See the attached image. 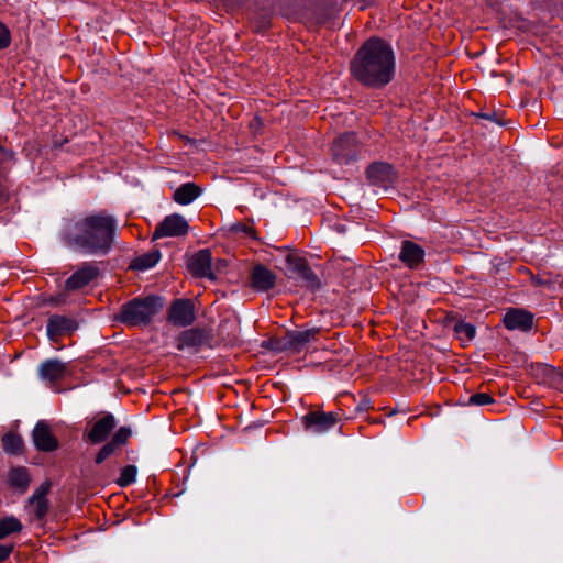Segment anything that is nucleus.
<instances>
[{"instance_id":"obj_12","label":"nucleus","mask_w":563,"mask_h":563,"mask_svg":"<svg viewBox=\"0 0 563 563\" xmlns=\"http://www.w3.org/2000/svg\"><path fill=\"white\" fill-rule=\"evenodd\" d=\"M115 427V417L112 413L107 412L92 423L91 428L84 433V438L91 444L103 443Z\"/></svg>"},{"instance_id":"obj_31","label":"nucleus","mask_w":563,"mask_h":563,"mask_svg":"<svg viewBox=\"0 0 563 563\" xmlns=\"http://www.w3.org/2000/svg\"><path fill=\"white\" fill-rule=\"evenodd\" d=\"M262 346L276 353L287 352V343L284 335L280 338H271L264 341Z\"/></svg>"},{"instance_id":"obj_9","label":"nucleus","mask_w":563,"mask_h":563,"mask_svg":"<svg viewBox=\"0 0 563 563\" xmlns=\"http://www.w3.org/2000/svg\"><path fill=\"white\" fill-rule=\"evenodd\" d=\"M212 335L209 331L200 328H190L183 331L176 338V349L178 351L189 350L198 352L202 346L210 345Z\"/></svg>"},{"instance_id":"obj_23","label":"nucleus","mask_w":563,"mask_h":563,"mask_svg":"<svg viewBox=\"0 0 563 563\" xmlns=\"http://www.w3.org/2000/svg\"><path fill=\"white\" fill-rule=\"evenodd\" d=\"M202 192V189L194 183H185L180 185L173 195V199L183 206L191 203Z\"/></svg>"},{"instance_id":"obj_2","label":"nucleus","mask_w":563,"mask_h":563,"mask_svg":"<svg viewBox=\"0 0 563 563\" xmlns=\"http://www.w3.org/2000/svg\"><path fill=\"white\" fill-rule=\"evenodd\" d=\"M352 77L368 88H383L395 74V54L390 44L380 37H369L350 62Z\"/></svg>"},{"instance_id":"obj_19","label":"nucleus","mask_w":563,"mask_h":563,"mask_svg":"<svg viewBox=\"0 0 563 563\" xmlns=\"http://www.w3.org/2000/svg\"><path fill=\"white\" fill-rule=\"evenodd\" d=\"M7 485L19 495H24L30 487L32 476L26 466H13L8 471Z\"/></svg>"},{"instance_id":"obj_17","label":"nucleus","mask_w":563,"mask_h":563,"mask_svg":"<svg viewBox=\"0 0 563 563\" xmlns=\"http://www.w3.org/2000/svg\"><path fill=\"white\" fill-rule=\"evenodd\" d=\"M32 439L35 448L41 452H53L58 448V440L52 433L49 424L43 420L35 424Z\"/></svg>"},{"instance_id":"obj_11","label":"nucleus","mask_w":563,"mask_h":563,"mask_svg":"<svg viewBox=\"0 0 563 563\" xmlns=\"http://www.w3.org/2000/svg\"><path fill=\"white\" fill-rule=\"evenodd\" d=\"M99 275L100 269L95 263L84 262L81 266L66 279L65 289L67 291L79 290L97 279Z\"/></svg>"},{"instance_id":"obj_6","label":"nucleus","mask_w":563,"mask_h":563,"mask_svg":"<svg viewBox=\"0 0 563 563\" xmlns=\"http://www.w3.org/2000/svg\"><path fill=\"white\" fill-rule=\"evenodd\" d=\"M341 420L339 412L309 411L301 418L305 431L313 434H323L332 430Z\"/></svg>"},{"instance_id":"obj_21","label":"nucleus","mask_w":563,"mask_h":563,"mask_svg":"<svg viewBox=\"0 0 563 563\" xmlns=\"http://www.w3.org/2000/svg\"><path fill=\"white\" fill-rule=\"evenodd\" d=\"M67 374V364L57 358H49L38 366V376L43 380L56 383L65 378Z\"/></svg>"},{"instance_id":"obj_26","label":"nucleus","mask_w":563,"mask_h":563,"mask_svg":"<svg viewBox=\"0 0 563 563\" xmlns=\"http://www.w3.org/2000/svg\"><path fill=\"white\" fill-rule=\"evenodd\" d=\"M23 529V525L15 516H5L0 519V540L7 537L20 533Z\"/></svg>"},{"instance_id":"obj_28","label":"nucleus","mask_w":563,"mask_h":563,"mask_svg":"<svg viewBox=\"0 0 563 563\" xmlns=\"http://www.w3.org/2000/svg\"><path fill=\"white\" fill-rule=\"evenodd\" d=\"M136 474L137 468L135 465H126L121 470V474L115 483L122 488L126 487L135 482Z\"/></svg>"},{"instance_id":"obj_7","label":"nucleus","mask_w":563,"mask_h":563,"mask_svg":"<svg viewBox=\"0 0 563 563\" xmlns=\"http://www.w3.org/2000/svg\"><path fill=\"white\" fill-rule=\"evenodd\" d=\"M368 184L384 191L394 187L397 180V172L394 166L386 162H374L365 170Z\"/></svg>"},{"instance_id":"obj_32","label":"nucleus","mask_w":563,"mask_h":563,"mask_svg":"<svg viewBox=\"0 0 563 563\" xmlns=\"http://www.w3.org/2000/svg\"><path fill=\"white\" fill-rule=\"evenodd\" d=\"M494 402L495 400L489 394L476 393L471 395L465 404L468 406H485Z\"/></svg>"},{"instance_id":"obj_38","label":"nucleus","mask_w":563,"mask_h":563,"mask_svg":"<svg viewBox=\"0 0 563 563\" xmlns=\"http://www.w3.org/2000/svg\"><path fill=\"white\" fill-rule=\"evenodd\" d=\"M542 371H543L544 375H547L549 377L560 376L561 380L563 382V374L556 373L554 367H552V366H544L542 368Z\"/></svg>"},{"instance_id":"obj_37","label":"nucleus","mask_w":563,"mask_h":563,"mask_svg":"<svg viewBox=\"0 0 563 563\" xmlns=\"http://www.w3.org/2000/svg\"><path fill=\"white\" fill-rule=\"evenodd\" d=\"M372 408L371 399L366 396H364L361 401L356 405L355 410L357 412H364Z\"/></svg>"},{"instance_id":"obj_4","label":"nucleus","mask_w":563,"mask_h":563,"mask_svg":"<svg viewBox=\"0 0 563 563\" xmlns=\"http://www.w3.org/2000/svg\"><path fill=\"white\" fill-rule=\"evenodd\" d=\"M360 152V142L353 132L339 135L331 146L332 158L339 165H349L356 161Z\"/></svg>"},{"instance_id":"obj_24","label":"nucleus","mask_w":563,"mask_h":563,"mask_svg":"<svg viewBox=\"0 0 563 563\" xmlns=\"http://www.w3.org/2000/svg\"><path fill=\"white\" fill-rule=\"evenodd\" d=\"M162 254L158 249L152 250L148 253L141 254L132 260L130 264L131 269L146 271L154 267L161 260Z\"/></svg>"},{"instance_id":"obj_10","label":"nucleus","mask_w":563,"mask_h":563,"mask_svg":"<svg viewBox=\"0 0 563 563\" xmlns=\"http://www.w3.org/2000/svg\"><path fill=\"white\" fill-rule=\"evenodd\" d=\"M189 224L187 220L178 213L166 216L155 228L152 240H158L164 236H183L188 233Z\"/></svg>"},{"instance_id":"obj_33","label":"nucleus","mask_w":563,"mask_h":563,"mask_svg":"<svg viewBox=\"0 0 563 563\" xmlns=\"http://www.w3.org/2000/svg\"><path fill=\"white\" fill-rule=\"evenodd\" d=\"M474 115L478 119H484L487 121H490L497 125H503V113L497 110H488V111H481L477 113H474Z\"/></svg>"},{"instance_id":"obj_35","label":"nucleus","mask_w":563,"mask_h":563,"mask_svg":"<svg viewBox=\"0 0 563 563\" xmlns=\"http://www.w3.org/2000/svg\"><path fill=\"white\" fill-rule=\"evenodd\" d=\"M231 230L233 232H242L247 236L255 238V230L253 227L245 223H235L232 225Z\"/></svg>"},{"instance_id":"obj_14","label":"nucleus","mask_w":563,"mask_h":563,"mask_svg":"<svg viewBox=\"0 0 563 563\" xmlns=\"http://www.w3.org/2000/svg\"><path fill=\"white\" fill-rule=\"evenodd\" d=\"M533 319L534 316L526 309L509 308L503 318V323L510 331L528 332L533 327Z\"/></svg>"},{"instance_id":"obj_36","label":"nucleus","mask_w":563,"mask_h":563,"mask_svg":"<svg viewBox=\"0 0 563 563\" xmlns=\"http://www.w3.org/2000/svg\"><path fill=\"white\" fill-rule=\"evenodd\" d=\"M13 544H0V563L4 562L13 552Z\"/></svg>"},{"instance_id":"obj_13","label":"nucleus","mask_w":563,"mask_h":563,"mask_svg":"<svg viewBox=\"0 0 563 563\" xmlns=\"http://www.w3.org/2000/svg\"><path fill=\"white\" fill-rule=\"evenodd\" d=\"M190 273L197 278H208L216 280L217 275L212 269V257L209 249L199 250L188 261Z\"/></svg>"},{"instance_id":"obj_34","label":"nucleus","mask_w":563,"mask_h":563,"mask_svg":"<svg viewBox=\"0 0 563 563\" xmlns=\"http://www.w3.org/2000/svg\"><path fill=\"white\" fill-rule=\"evenodd\" d=\"M11 43V35L9 29L0 22V49L7 48Z\"/></svg>"},{"instance_id":"obj_5","label":"nucleus","mask_w":563,"mask_h":563,"mask_svg":"<svg viewBox=\"0 0 563 563\" xmlns=\"http://www.w3.org/2000/svg\"><path fill=\"white\" fill-rule=\"evenodd\" d=\"M285 261L288 271L301 280L303 287L312 291L320 288L321 282L305 257L289 253Z\"/></svg>"},{"instance_id":"obj_29","label":"nucleus","mask_w":563,"mask_h":563,"mask_svg":"<svg viewBox=\"0 0 563 563\" xmlns=\"http://www.w3.org/2000/svg\"><path fill=\"white\" fill-rule=\"evenodd\" d=\"M119 451L121 450L110 440L109 442L104 443L97 453L95 457L96 464H101L103 461Z\"/></svg>"},{"instance_id":"obj_15","label":"nucleus","mask_w":563,"mask_h":563,"mask_svg":"<svg viewBox=\"0 0 563 563\" xmlns=\"http://www.w3.org/2000/svg\"><path fill=\"white\" fill-rule=\"evenodd\" d=\"M424 249L410 240L401 241L399 261L409 269H417L424 263Z\"/></svg>"},{"instance_id":"obj_27","label":"nucleus","mask_w":563,"mask_h":563,"mask_svg":"<svg viewBox=\"0 0 563 563\" xmlns=\"http://www.w3.org/2000/svg\"><path fill=\"white\" fill-rule=\"evenodd\" d=\"M453 330L460 340H466L467 342L472 341L476 335L475 327L463 320L457 321Z\"/></svg>"},{"instance_id":"obj_25","label":"nucleus","mask_w":563,"mask_h":563,"mask_svg":"<svg viewBox=\"0 0 563 563\" xmlns=\"http://www.w3.org/2000/svg\"><path fill=\"white\" fill-rule=\"evenodd\" d=\"M2 448L5 453L10 455H20L24 450V441L22 437L13 431H10L1 438Z\"/></svg>"},{"instance_id":"obj_16","label":"nucleus","mask_w":563,"mask_h":563,"mask_svg":"<svg viewBox=\"0 0 563 563\" xmlns=\"http://www.w3.org/2000/svg\"><path fill=\"white\" fill-rule=\"evenodd\" d=\"M276 274L264 264H255L250 273V286L260 292H266L275 287Z\"/></svg>"},{"instance_id":"obj_18","label":"nucleus","mask_w":563,"mask_h":563,"mask_svg":"<svg viewBox=\"0 0 563 563\" xmlns=\"http://www.w3.org/2000/svg\"><path fill=\"white\" fill-rule=\"evenodd\" d=\"M78 328L75 319L66 316L53 314L48 318L46 332L49 340L55 341L57 338L71 333Z\"/></svg>"},{"instance_id":"obj_20","label":"nucleus","mask_w":563,"mask_h":563,"mask_svg":"<svg viewBox=\"0 0 563 563\" xmlns=\"http://www.w3.org/2000/svg\"><path fill=\"white\" fill-rule=\"evenodd\" d=\"M318 333V328L286 332L284 336L287 343V352L292 354L300 353L309 342L317 339Z\"/></svg>"},{"instance_id":"obj_3","label":"nucleus","mask_w":563,"mask_h":563,"mask_svg":"<svg viewBox=\"0 0 563 563\" xmlns=\"http://www.w3.org/2000/svg\"><path fill=\"white\" fill-rule=\"evenodd\" d=\"M163 307L164 300L159 296L133 298L121 306L117 320L129 327L147 325Z\"/></svg>"},{"instance_id":"obj_30","label":"nucleus","mask_w":563,"mask_h":563,"mask_svg":"<svg viewBox=\"0 0 563 563\" xmlns=\"http://www.w3.org/2000/svg\"><path fill=\"white\" fill-rule=\"evenodd\" d=\"M132 435L130 427H120L112 435L111 441L121 450L125 445Z\"/></svg>"},{"instance_id":"obj_1","label":"nucleus","mask_w":563,"mask_h":563,"mask_svg":"<svg viewBox=\"0 0 563 563\" xmlns=\"http://www.w3.org/2000/svg\"><path fill=\"white\" fill-rule=\"evenodd\" d=\"M117 220L101 211L85 217L74 216L64 219L60 240L75 251L88 255H107L114 244Z\"/></svg>"},{"instance_id":"obj_39","label":"nucleus","mask_w":563,"mask_h":563,"mask_svg":"<svg viewBox=\"0 0 563 563\" xmlns=\"http://www.w3.org/2000/svg\"><path fill=\"white\" fill-rule=\"evenodd\" d=\"M228 266L227 260H218L214 264L217 272H222Z\"/></svg>"},{"instance_id":"obj_8","label":"nucleus","mask_w":563,"mask_h":563,"mask_svg":"<svg viewBox=\"0 0 563 563\" xmlns=\"http://www.w3.org/2000/svg\"><path fill=\"white\" fill-rule=\"evenodd\" d=\"M167 320L174 327L178 328L191 325L196 320L194 301L188 298L173 300L167 310Z\"/></svg>"},{"instance_id":"obj_22","label":"nucleus","mask_w":563,"mask_h":563,"mask_svg":"<svg viewBox=\"0 0 563 563\" xmlns=\"http://www.w3.org/2000/svg\"><path fill=\"white\" fill-rule=\"evenodd\" d=\"M51 481H44L29 497V504L34 505L35 517L42 520L48 511L47 495L51 490Z\"/></svg>"}]
</instances>
